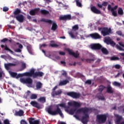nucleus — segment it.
<instances>
[{
    "mask_svg": "<svg viewBox=\"0 0 124 124\" xmlns=\"http://www.w3.org/2000/svg\"><path fill=\"white\" fill-rule=\"evenodd\" d=\"M37 95L36 94H31V99H36Z\"/></svg>",
    "mask_w": 124,
    "mask_h": 124,
    "instance_id": "48",
    "label": "nucleus"
},
{
    "mask_svg": "<svg viewBox=\"0 0 124 124\" xmlns=\"http://www.w3.org/2000/svg\"><path fill=\"white\" fill-rule=\"evenodd\" d=\"M91 10L93 12V13H94L95 14H101V12L100 10L97 9L95 6H92L91 7Z\"/></svg>",
    "mask_w": 124,
    "mask_h": 124,
    "instance_id": "15",
    "label": "nucleus"
},
{
    "mask_svg": "<svg viewBox=\"0 0 124 124\" xmlns=\"http://www.w3.org/2000/svg\"><path fill=\"white\" fill-rule=\"evenodd\" d=\"M115 68L116 69H120V68H121V65L120 64H116L115 66H114Z\"/></svg>",
    "mask_w": 124,
    "mask_h": 124,
    "instance_id": "53",
    "label": "nucleus"
},
{
    "mask_svg": "<svg viewBox=\"0 0 124 124\" xmlns=\"http://www.w3.org/2000/svg\"><path fill=\"white\" fill-rule=\"evenodd\" d=\"M96 25H97V26H99V25H101V21H100V20H98L96 22Z\"/></svg>",
    "mask_w": 124,
    "mask_h": 124,
    "instance_id": "63",
    "label": "nucleus"
},
{
    "mask_svg": "<svg viewBox=\"0 0 124 124\" xmlns=\"http://www.w3.org/2000/svg\"><path fill=\"white\" fill-rule=\"evenodd\" d=\"M108 10H111L112 7H111L110 4H108Z\"/></svg>",
    "mask_w": 124,
    "mask_h": 124,
    "instance_id": "64",
    "label": "nucleus"
},
{
    "mask_svg": "<svg viewBox=\"0 0 124 124\" xmlns=\"http://www.w3.org/2000/svg\"><path fill=\"white\" fill-rule=\"evenodd\" d=\"M69 34H70L71 37H72V38H75V36L74 35V34H73V32H70Z\"/></svg>",
    "mask_w": 124,
    "mask_h": 124,
    "instance_id": "54",
    "label": "nucleus"
},
{
    "mask_svg": "<svg viewBox=\"0 0 124 124\" xmlns=\"http://www.w3.org/2000/svg\"><path fill=\"white\" fill-rule=\"evenodd\" d=\"M59 106H60V107H63V108H66V105L65 103H62L56 106V110L53 111L52 109V108L49 107L46 108V112L49 114V115H52V116H56L58 115V114H59L61 116H62V110Z\"/></svg>",
    "mask_w": 124,
    "mask_h": 124,
    "instance_id": "2",
    "label": "nucleus"
},
{
    "mask_svg": "<svg viewBox=\"0 0 124 124\" xmlns=\"http://www.w3.org/2000/svg\"><path fill=\"white\" fill-rule=\"evenodd\" d=\"M123 120V116L121 115H117L116 116V124H122L121 121Z\"/></svg>",
    "mask_w": 124,
    "mask_h": 124,
    "instance_id": "20",
    "label": "nucleus"
},
{
    "mask_svg": "<svg viewBox=\"0 0 124 124\" xmlns=\"http://www.w3.org/2000/svg\"><path fill=\"white\" fill-rule=\"evenodd\" d=\"M20 63L21 68L20 69V71H22V70H24V69H25V68H26L27 65L24 62H21Z\"/></svg>",
    "mask_w": 124,
    "mask_h": 124,
    "instance_id": "31",
    "label": "nucleus"
},
{
    "mask_svg": "<svg viewBox=\"0 0 124 124\" xmlns=\"http://www.w3.org/2000/svg\"><path fill=\"white\" fill-rule=\"evenodd\" d=\"M96 118L99 124H104L107 120V115L106 114L97 115Z\"/></svg>",
    "mask_w": 124,
    "mask_h": 124,
    "instance_id": "5",
    "label": "nucleus"
},
{
    "mask_svg": "<svg viewBox=\"0 0 124 124\" xmlns=\"http://www.w3.org/2000/svg\"><path fill=\"white\" fill-rule=\"evenodd\" d=\"M44 76V73L43 72H34V69H31V77L34 78H37V77L42 78Z\"/></svg>",
    "mask_w": 124,
    "mask_h": 124,
    "instance_id": "6",
    "label": "nucleus"
},
{
    "mask_svg": "<svg viewBox=\"0 0 124 124\" xmlns=\"http://www.w3.org/2000/svg\"><path fill=\"white\" fill-rule=\"evenodd\" d=\"M112 85L115 87H118L119 88L122 86V84H121V83L118 82L117 81L113 82L112 83Z\"/></svg>",
    "mask_w": 124,
    "mask_h": 124,
    "instance_id": "37",
    "label": "nucleus"
},
{
    "mask_svg": "<svg viewBox=\"0 0 124 124\" xmlns=\"http://www.w3.org/2000/svg\"><path fill=\"white\" fill-rule=\"evenodd\" d=\"M121 58H119L118 57L113 56L110 58L111 61H119V60H121Z\"/></svg>",
    "mask_w": 124,
    "mask_h": 124,
    "instance_id": "41",
    "label": "nucleus"
},
{
    "mask_svg": "<svg viewBox=\"0 0 124 124\" xmlns=\"http://www.w3.org/2000/svg\"><path fill=\"white\" fill-rule=\"evenodd\" d=\"M118 8V5H115L113 8H111V11H115Z\"/></svg>",
    "mask_w": 124,
    "mask_h": 124,
    "instance_id": "57",
    "label": "nucleus"
},
{
    "mask_svg": "<svg viewBox=\"0 0 124 124\" xmlns=\"http://www.w3.org/2000/svg\"><path fill=\"white\" fill-rule=\"evenodd\" d=\"M20 124H28V123L24 120H22L20 122Z\"/></svg>",
    "mask_w": 124,
    "mask_h": 124,
    "instance_id": "58",
    "label": "nucleus"
},
{
    "mask_svg": "<svg viewBox=\"0 0 124 124\" xmlns=\"http://www.w3.org/2000/svg\"><path fill=\"white\" fill-rule=\"evenodd\" d=\"M77 6L78 7H82V3L80 2V0H76Z\"/></svg>",
    "mask_w": 124,
    "mask_h": 124,
    "instance_id": "42",
    "label": "nucleus"
},
{
    "mask_svg": "<svg viewBox=\"0 0 124 124\" xmlns=\"http://www.w3.org/2000/svg\"><path fill=\"white\" fill-rule=\"evenodd\" d=\"M38 101L42 102V103H45V102H46V98L44 97H40V98L38 99Z\"/></svg>",
    "mask_w": 124,
    "mask_h": 124,
    "instance_id": "35",
    "label": "nucleus"
},
{
    "mask_svg": "<svg viewBox=\"0 0 124 124\" xmlns=\"http://www.w3.org/2000/svg\"><path fill=\"white\" fill-rule=\"evenodd\" d=\"M72 30L74 31H78L79 30V26L78 25H75L72 27Z\"/></svg>",
    "mask_w": 124,
    "mask_h": 124,
    "instance_id": "43",
    "label": "nucleus"
},
{
    "mask_svg": "<svg viewBox=\"0 0 124 124\" xmlns=\"http://www.w3.org/2000/svg\"><path fill=\"white\" fill-rule=\"evenodd\" d=\"M76 111V109L75 108H72L69 110V114L70 115H73Z\"/></svg>",
    "mask_w": 124,
    "mask_h": 124,
    "instance_id": "44",
    "label": "nucleus"
},
{
    "mask_svg": "<svg viewBox=\"0 0 124 124\" xmlns=\"http://www.w3.org/2000/svg\"><path fill=\"white\" fill-rule=\"evenodd\" d=\"M15 116H19V117H22L24 115V111L23 110L20 109L18 111H16L15 113Z\"/></svg>",
    "mask_w": 124,
    "mask_h": 124,
    "instance_id": "23",
    "label": "nucleus"
},
{
    "mask_svg": "<svg viewBox=\"0 0 124 124\" xmlns=\"http://www.w3.org/2000/svg\"><path fill=\"white\" fill-rule=\"evenodd\" d=\"M31 105L32 106H33V107L37 108V109H40V106H39V104H38V103H37V102L32 101Z\"/></svg>",
    "mask_w": 124,
    "mask_h": 124,
    "instance_id": "25",
    "label": "nucleus"
},
{
    "mask_svg": "<svg viewBox=\"0 0 124 124\" xmlns=\"http://www.w3.org/2000/svg\"><path fill=\"white\" fill-rule=\"evenodd\" d=\"M60 20L61 21H69L71 19V15H64L63 16H61L59 17Z\"/></svg>",
    "mask_w": 124,
    "mask_h": 124,
    "instance_id": "12",
    "label": "nucleus"
},
{
    "mask_svg": "<svg viewBox=\"0 0 124 124\" xmlns=\"http://www.w3.org/2000/svg\"><path fill=\"white\" fill-rule=\"evenodd\" d=\"M36 88L37 90H40L41 88H42V83L40 81H38L36 83Z\"/></svg>",
    "mask_w": 124,
    "mask_h": 124,
    "instance_id": "30",
    "label": "nucleus"
},
{
    "mask_svg": "<svg viewBox=\"0 0 124 124\" xmlns=\"http://www.w3.org/2000/svg\"><path fill=\"white\" fill-rule=\"evenodd\" d=\"M17 64H14L13 63H8L4 64L5 68H6V70H9L10 69V67L12 66H16Z\"/></svg>",
    "mask_w": 124,
    "mask_h": 124,
    "instance_id": "18",
    "label": "nucleus"
},
{
    "mask_svg": "<svg viewBox=\"0 0 124 124\" xmlns=\"http://www.w3.org/2000/svg\"><path fill=\"white\" fill-rule=\"evenodd\" d=\"M101 50L102 51V53L104 54V55H108V50L105 47H101Z\"/></svg>",
    "mask_w": 124,
    "mask_h": 124,
    "instance_id": "34",
    "label": "nucleus"
},
{
    "mask_svg": "<svg viewBox=\"0 0 124 124\" xmlns=\"http://www.w3.org/2000/svg\"><path fill=\"white\" fill-rule=\"evenodd\" d=\"M106 89V87L103 86V85H101L99 87V89H98V92H99L100 93H101L103 91H104V89Z\"/></svg>",
    "mask_w": 124,
    "mask_h": 124,
    "instance_id": "29",
    "label": "nucleus"
},
{
    "mask_svg": "<svg viewBox=\"0 0 124 124\" xmlns=\"http://www.w3.org/2000/svg\"><path fill=\"white\" fill-rule=\"evenodd\" d=\"M68 105L69 106H72L73 105L74 107H81V104L76 101H74L73 104L71 102H68Z\"/></svg>",
    "mask_w": 124,
    "mask_h": 124,
    "instance_id": "19",
    "label": "nucleus"
},
{
    "mask_svg": "<svg viewBox=\"0 0 124 124\" xmlns=\"http://www.w3.org/2000/svg\"><path fill=\"white\" fill-rule=\"evenodd\" d=\"M90 36L94 39H100V38H101V36L97 33L90 34Z\"/></svg>",
    "mask_w": 124,
    "mask_h": 124,
    "instance_id": "17",
    "label": "nucleus"
},
{
    "mask_svg": "<svg viewBox=\"0 0 124 124\" xmlns=\"http://www.w3.org/2000/svg\"><path fill=\"white\" fill-rule=\"evenodd\" d=\"M20 82L22 84H26L29 88H31V78H20Z\"/></svg>",
    "mask_w": 124,
    "mask_h": 124,
    "instance_id": "4",
    "label": "nucleus"
},
{
    "mask_svg": "<svg viewBox=\"0 0 124 124\" xmlns=\"http://www.w3.org/2000/svg\"><path fill=\"white\" fill-rule=\"evenodd\" d=\"M68 83H69V80H68L66 79L63 81H61L59 83V86H64L66 85V84H67Z\"/></svg>",
    "mask_w": 124,
    "mask_h": 124,
    "instance_id": "26",
    "label": "nucleus"
},
{
    "mask_svg": "<svg viewBox=\"0 0 124 124\" xmlns=\"http://www.w3.org/2000/svg\"><path fill=\"white\" fill-rule=\"evenodd\" d=\"M8 10H9V9L7 7H4L3 8V11H4V12H7Z\"/></svg>",
    "mask_w": 124,
    "mask_h": 124,
    "instance_id": "50",
    "label": "nucleus"
},
{
    "mask_svg": "<svg viewBox=\"0 0 124 124\" xmlns=\"http://www.w3.org/2000/svg\"><path fill=\"white\" fill-rule=\"evenodd\" d=\"M118 14L119 15H124V10L122 8H119L118 10Z\"/></svg>",
    "mask_w": 124,
    "mask_h": 124,
    "instance_id": "39",
    "label": "nucleus"
},
{
    "mask_svg": "<svg viewBox=\"0 0 124 124\" xmlns=\"http://www.w3.org/2000/svg\"><path fill=\"white\" fill-rule=\"evenodd\" d=\"M62 76H64L65 77H66V76H67V73L66 72V71L62 70Z\"/></svg>",
    "mask_w": 124,
    "mask_h": 124,
    "instance_id": "47",
    "label": "nucleus"
},
{
    "mask_svg": "<svg viewBox=\"0 0 124 124\" xmlns=\"http://www.w3.org/2000/svg\"><path fill=\"white\" fill-rule=\"evenodd\" d=\"M97 98L99 99V100H105V97L103 96V94L101 93H98L96 95Z\"/></svg>",
    "mask_w": 124,
    "mask_h": 124,
    "instance_id": "21",
    "label": "nucleus"
},
{
    "mask_svg": "<svg viewBox=\"0 0 124 124\" xmlns=\"http://www.w3.org/2000/svg\"><path fill=\"white\" fill-rule=\"evenodd\" d=\"M50 46L52 48H57L59 47V45L56 44H50Z\"/></svg>",
    "mask_w": 124,
    "mask_h": 124,
    "instance_id": "46",
    "label": "nucleus"
},
{
    "mask_svg": "<svg viewBox=\"0 0 124 124\" xmlns=\"http://www.w3.org/2000/svg\"><path fill=\"white\" fill-rule=\"evenodd\" d=\"M65 50L66 51H67L69 55H70V56H73L76 59H77V58H78L80 55L78 53V51H77V52L75 53L72 50V49H70L69 48H65Z\"/></svg>",
    "mask_w": 124,
    "mask_h": 124,
    "instance_id": "10",
    "label": "nucleus"
},
{
    "mask_svg": "<svg viewBox=\"0 0 124 124\" xmlns=\"http://www.w3.org/2000/svg\"><path fill=\"white\" fill-rule=\"evenodd\" d=\"M104 42L105 43H106L107 45H111L112 47H115L116 46V43L115 42H114L113 40H112V39L110 38L109 37H106L104 38Z\"/></svg>",
    "mask_w": 124,
    "mask_h": 124,
    "instance_id": "9",
    "label": "nucleus"
},
{
    "mask_svg": "<svg viewBox=\"0 0 124 124\" xmlns=\"http://www.w3.org/2000/svg\"><path fill=\"white\" fill-rule=\"evenodd\" d=\"M40 9L39 8H36L34 10H31V16H33L38 14V12H39Z\"/></svg>",
    "mask_w": 124,
    "mask_h": 124,
    "instance_id": "24",
    "label": "nucleus"
},
{
    "mask_svg": "<svg viewBox=\"0 0 124 124\" xmlns=\"http://www.w3.org/2000/svg\"><path fill=\"white\" fill-rule=\"evenodd\" d=\"M112 12V15L114 17H117L118 15L117 14V12H115V11H111Z\"/></svg>",
    "mask_w": 124,
    "mask_h": 124,
    "instance_id": "49",
    "label": "nucleus"
},
{
    "mask_svg": "<svg viewBox=\"0 0 124 124\" xmlns=\"http://www.w3.org/2000/svg\"><path fill=\"white\" fill-rule=\"evenodd\" d=\"M102 5H103V6H106L107 5H108V2H103Z\"/></svg>",
    "mask_w": 124,
    "mask_h": 124,
    "instance_id": "60",
    "label": "nucleus"
},
{
    "mask_svg": "<svg viewBox=\"0 0 124 124\" xmlns=\"http://www.w3.org/2000/svg\"><path fill=\"white\" fill-rule=\"evenodd\" d=\"M39 120H34V118H31V124H39Z\"/></svg>",
    "mask_w": 124,
    "mask_h": 124,
    "instance_id": "38",
    "label": "nucleus"
},
{
    "mask_svg": "<svg viewBox=\"0 0 124 124\" xmlns=\"http://www.w3.org/2000/svg\"><path fill=\"white\" fill-rule=\"evenodd\" d=\"M57 29H58V25H57V23L53 22L51 29V31H55Z\"/></svg>",
    "mask_w": 124,
    "mask_h": 124,
    "instance_id": "32",
    "label": "nucleus"
},
{
    "mask_svg": "<svg viewBox=\"0 0 124 124\" xmlns=\"http://www.w3.org/2000/svg\"><path fill=\"white\" fill-rule=\"evenodd\" d=\"M123 73V72H119L115 76V78H118V77H119V76H120V75H122V74Z\"/></svg>",
    "mask_w": 124,
    "mask_h": 124,
    "instance_id": "61",
    "label": "nucleus"
},
{
    "mask_svg": "<svg viewBox=\"0 0 124 124\" xmlns=\"http://www.w3.org/2000/svg\"><path fill=\"white\" fill-rule=\"evenodd\" d=\"M116 47L117 49L119 50V51H124V49L123 48L122 46H119V45H116Z\"/></svg>",
    "mask_w": 124,
    "mask_h": 124,
    "instance_id": "45",
    "label": "nucleus"
},
{
    "mask_svg": "<svg viewBox=\"0 0 124 124\" xmlns=\"http://www.w3.org/2000/svg\"><path fill=\"white\" fill-rule=\"evenodd\" d=\"M101 33L104 36L109 35L110 33H112V30L108 27H104L101 31Z\"/></svg>",
    "mask_w": 124,
    "mask_h": 124,
    "instance_id": "7",
    "label": "nucleus"
},
{
    "mask_svg": "<svg viewBox=\"0 0 124 124\" xmlns=\"http://www.w3.org/2000/svg\"><path fill=\"white\" fill-rule=\"evenodd\" d=\"M107 93H109L110 94H113L114 93V89L112 88V86L110 85H108L107 87Z\"/></svg>",
    "mask_w": 124,
    "mask_h": 124,
    "instance_id": "14",
    "label": "nucleus"
},
{
    "mask_svg": "<svg viewBox=\"0 0 124 124\" xmlns=\"http://www.w3.org/2000/svg\"><path fill=\"white\" fill-rule=\"evenodd\" d=\"M116 33L118 35H120L122 36V35L123 34V33H122V31H116Z\"/></svg>",
    "mask_w": 124,
    "mask_h": 124,
    "instance_id": "59",
    "label": "nucleus"
},
{
    "mask_svg": "<svg viewBox=\"0 0 124 124\" xmlns=\"http://www.w3.org/2000/svg\"><path fill=\"white\" fill-rule=\"evenodd\" d=\"M16 45H19L18 47L20 49H22L23 48V46L22 45V44H21L19 43H16Z\"/></svg>",
    "mask_w": 124,
    "mask_h": 124,
    "instance_id": "56",
    "label": "nucleus"
},
{
    "mask_svg": "<svg viewBox=\"0 0 124 124\" xmlns=\"http://www.w3.org/2000/svg\"><path fill=\"white\" fill-rule=\"evenodd\" d=\"M10 74L13 78H16V79H19L21 77H24V76H28V77H31V70H30V72H26L23 74H18L17 73L11 72Z\"/></svg>",
    "mask_w": 124,
    "mask_h": 124,
    "instance_id": "3",
    "label": "nucleus"
},
{
    "mask_svg": "<svg viewBox=\"0 0 124 124\" xmlns=\"http://www.w3.org/2000/svg\"><path fill=\"white\" fill-rule=\"evenodd\" d=\"M85 84H88V85H91L92 84V80L88 79L85 81Z\"/></svg>",
    "mask_w": 124,
    "mask_h": 124,
    "instance_id": "51",
    "label": "nucleus"
},
{
    "mask_svg": "<svg viewBox=\"0 0 124 124\" xmlns=\"http://www.w3.org/2000/svg\"><path fill=\"white\" fill-rule=\"evenodd\" d=\"M90 47L92 50H100L102 46L99 44H93L91 45Z\"/></svg>",
    "mask_w": 124,
    "mask_h": 124,
    "instance_id": "11",
    "label": "nucleus"
},
{
    "mask_svg": "<svg viewBox=\"0 0 124 124\" xmlns=\"http://www.w3.org/2000/svg\"><path fill=\"white\" fill-rule=\"evenodd\" d=\"M87 62H94L95 61V58L93 56L92 59H87L86 60Z\"/></svg>",
    "mask_w": 124,
    "mask_h": 124,
    "instance_id": "40",
    "label": "nucleus"
},
{
    "mask_svg": "<svg viewBox=\"0 0 124 124\" xmlns=\"http://www.w3.org/2000/svg\"><path fill=\"white\" fill-rule=\"evenodd\" d=\"M67 95L68 96H70L72 97V98H79L80 96H81V94L79 93H76L74 92H70L66 93Z\"/></svg>",
    "mask_w": 124,
    "mask_h": 124,
    "instance_id": "8",
    "label": "nucleus"
},
{
    "mask_svg": "<svg viewBox=\"0 0 124 124\" xmlns=\"http://www.w3.org/2000/svg\"><path fill=\"white\" fill-rule=\"evenodd\" d=\"M59 55H60L61 56H65V52H63V51H59Z\"/></svg>",
    "mask_w": 124,
    "mask_h": 124,
    "instance_id": "55",
    "label": "nucleus"
},
{
    "mask_svg": "<svg viewBox=\"0 0 124 124\" xmlns=\"http://www.w3.org/2000/svg\"><path fill=\"white\" fill-rule=\"evenodd\" d=\"M41 22H45L46 23H48V24H52L53 21L51 20L50 19H46L45 18H42L41 20Z\"/></svg>",
    "mask_w": 124,
    "mask_h": 124,
    "instance_id": "33",
    "label": "nucleus"
},
{
    "mask_svg": "<svg viewBox=\"0 0 124 124\" xmlns=\"http://www.w3.org/2000/svg\"><path fill=\"white\" fill-rule=\"evenodd\" d=\"M26 98H31V92L30 91H27V92L26 93Z\"/></svg>",
    "mask_w": 124,
    "mask_h": 124,
    "instance_id": "28",
    "label": "nucleus"
},
{
    "mask_svg": "<svg viewBox=\"0 0 124 124\" xmlns=\"http://www.w3.org/2000/svg\"><path fill=\"white\" fill-rule=\"evenodd\" d=\"M6 41H8V39H7L6 38L1 40V42H3V43H5V42H6Z\"/></svg>",
    "mask_w": 124,
    "mask_h": 124,
    "instance_id": "52",
    "label": "nucleus"
},
{
    "mask_svg": "<svg viewBox=\"0 0 124 124\" xmlns=\"http://www.w3.org/2000/svg\"><path fill=\"white\" fill-rule=\"evenodd\" d=\"M15 51L17 53H21V52H22V50L20 48H17L16 49Z\"/></svg>",
    "mask_w": 124,
    "mask_h": 124,
    "instance_id": "62",
    "label": "nucleus"
},
{
    "mask_svg": "<svg viewBox=\"0 0 124 124\" xmlns=\"http://www.w3.org/2000/svg\"><path fill=\"white\" fill-rule=\"evenodd\" d=\"M40 13L42 15H48V14H50V12L46 10H41Z\"/></svg>",
    "mask_w": 124,
    "mask_h": 124,
    "instance_id": "27",
    "label": "nucleus"
},
{
    "mask_svg": "<svg viewBox=\"0 0 124 124\" xmlns=\"http://www.w3.org/2000/svg\"><path fill=\"white\" fill-rule=\"evenodd\" d=\"M14 18H16L17 21L20 23H23V22H24V16L23 15L20 14L14 16Z\"/></svg>",
    "mask_w": 124,
    "mask_h": 124,
    "instance_id": "13",
    "label": "nucleus"
},
{
    "mask_svg": "<svg viewBox=\"0 0 124 124\" xmlns=\"http://www.w3.org/2000/svg\"><path fill=\"white\" fill-rule=\"evenodd\" d=\"M93 110H94V108H81L77 110V113L80 114V113H83L84 116L82 117L81 122L83 124H87L88 123V119L90 118V116L88 114L89 112H93Z\"/></svg>",
    "mask_w": 124,
    "mask_h": 124,
    "instance_id": "1",
    "label": "nucleus"
},
{
    "mask_svg": "<svg viewBox=\"0 0 124 124\" xmlns=\"http://www.w3.org/2000/svg\"><path fill=\"white\" fill-rule=\"evenodd\" d=\"M0 47L1 48H4V50H5V51H9V52L11 53V54H13L14 53L13 51H12L11 49H10L9 48L7 47V45H5V46H4V45H1L0 46Z\"/></svg>",
    "mask_w": 124,
    "mask_h": 124,
    "instance_id": "22",
    "label": "nucleus"
},
{
    "mask_svg": "<svg viewBox=\"0 0 124 124\" xmlns=\"http://www.w3.org/2000/svg\"><path fill=\"white\" fill-rule=\"evenodd\" d=\"M20 13H21V10L19 9H16V10L14 12V15L15 16L20 15Z\"/></svg>",
    "mask_w": 124,
    "mask_h": 124,
    "instance_id": "36",
    "label": "nucleus"
},
{
    "mask_svg": "<svg viewBox=\"0 0 124 124\" xmlns=\"http://www.w3.org/2000/svg\"><path fill=\"white\" fill-rule=\"evenodd\" d=\"M61 93H62V90L60 89L57 91L52 92L51 93V95L53 97H55V96L57 95H61Z\"/></svg>",
    "mask_w": 124,
    "mask_h": 124,
    "instance_id": "16",
    "label": "nucleus"
}]
</instances>
